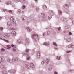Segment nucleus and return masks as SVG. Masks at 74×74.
<instances>
[{"instance_id":"4be33fe9","label":"nucleus","mask_w":74,"mask_h":74,"mask_svg":"<svg viewBox=\"0 0 74 74\" xmlns=\"http://www.w3.org/2000/svg\"><path fill=\"white\" fill-rule=\"evenodd\" d=\"M69 35H71V34H72L71 32H69Z\"/></svg>"},{"instance_id":"cd10ccee","label":"nucleus","mask_w":74,"mask_h":74,"mask_svg":"<svg viewBox=\"0 0 74 74\" xmlns=\"http://www.w3.org/2000/svg\"><path fill=\"white\" fill-rule=\"evenodd\" d=\"M23 21H25V19H24V18H23Z\"/></svg>"},{"instance_id":"20e7f679","label":"nucleus","mask_w":74,"mask_h":74,"mask_svg":"<svg viewBox=\"0 0 74 74\" xmlns=\"http://www.w3.org/2000/svg\"><path fill=\"white\" fill-rule=\"evenodd\" d=\"M36 36V34H34L32 36V38H34Z\"/></svg>"},{"instance_id":"dca6fc26","label":"nucleus","mask_w":74,"mask_h":74,"mask_svg":"<svg viewBox=\"0 0 74 74\" xmlns=\"http://www.w3.org/2000/svg\"><path fill=\"white\" fill-rule=\"evenodd\" d=\"M61 58V57H60V56H59L58 58V60H60V59Z\"/></svg>"},{"instance_id":"c85d7f7f","label":"nucleus","mask_w":74,"mask_h":74,"mask_svg":"<svg viewBox=\"0 0 74 74\" xmlns=\"http://www.w3.org/2000/svg\"><path fill=\"white\" fill-rule=\"evenodd\" d=\"M43 36H45V34L44 33L43 34Z\"/></svg>"},{"instance_id":"a19ab883","label":"nucleus","mask_w":74,"mask_h":74,"mask_svg":"<svg viewBox=\"0 0 74 74\" xmlns=\"http://www.w3.org/2000/svg\"><path fill=\"white\" fill-rule=\"evenodd\" d=\"M37 37H38V35H37Z\"/></svg>"},{"instance_id":"bb28decb","label":"nucleus","mask_w":74,"mask_h":74,"mask_svg":"<svg viewBox=\"0 0 74 74\" xmlns=\"http://www.w3.org/2000/svg\"><path fill=\"white\" fill-rule=\"evenodd\" d=\"M9 23H10V22L8 23V25H9Z\"/></svg>"},{"instance_id":"5701e85b","label":"nucleus","mask_w":74,"mask_h":74,"mask_svg":"<svg viewBox=\"0 0 74 74\" xmlns=\"http://www.w3.org/2000/svg\"><path fill=\"white\" fill-rule=\"evenodd\" d=\"M26 7V6H23V8H25Z\"/></svg>"},{"instance_id":"37998d69","label":"nucleus","mask_w":74,"mask_h":74,"mask_svg":"<svg viewBox=\"0 0 74 74\" xmlns=\"http://www.w3.org/2000/svg\"><path fill=\"white\" fill-rule=\"evenodd\" d=\"M1 1V0H0V1Z\"/></svg>"},{"instance_id":"2f4dec72","label":"nucleus","mask_w":74,"mask_h":74,"mask_svg":"<svg viewBox=\"0 0 74 74\" xmlns=\"http://www.w3.org/2000/svg\"><path fill=\"white\" fill-rule=\"evenodd\" d=\"M72 23H74V21H72Z\"/></svg>"},{"instance_id":"f03ea898","label":"nucleus","mask_w":74,"mask_h":74,"mask_svg":"<svg viewBox=\"0 0 74 74\" xmlns=\"http://www.w3.org/2000/svg\"><path fill=\"white\" fill-rule=\"evenodd\" d=\"M43 44L45 45H48L49 44V42H47V43H44Z\"/></svg>"},{"instance_id":"9d476101","label":"nucleus","mask_w":74,"mask_h":74,"mask_svg":"<svg viewBox=\"0 0 74 74\" xmlns=\"http://www.w3.org/2000/svg\"><path fill=\"white\" fill-rule=\"evenodd\" d=\"M30 66L31 67H33V66H34V65H33V63H31V64L30 65Z\"/></svg>"},{"instance_id":"4c0bfd02","label":"nucleus","mask_w":74,"mask_h":74,"mask_svg":"<svg viewBox=\"0 0 74 74\" xmlns=\"http://www.w3.org/2000/svg\"><path fill=\"white\" fill-rule=\"evenodd\" d=\"M41 15H44V14H43V13H41Z\"/></svg>"},{"instance_id":"b1692460","label":"nucleus","mask_w":74,"mask_h":74,"mask_svg":"<svg viewBox=\"0 0 74 74\" xmlns=\"http://www.w3.org/2000/svg\"><path fill=\"white\" fill-rule=\"evenodd\" d=\"M1 50L2 51H3L5 50L4 49V48L2 49Z\"/></svg>"},{"instance_id":"f8f14e48","label":"nucleus","mask_w":74,"mask_h":74,"mask_svg":"<svg viewBox=\"0 0 74 74\" xmlns=\"http://www.w3.org/2000/svg\"><path fill=\"white\" fill-rule=\"evenodd\" d=\"M30 58V57H27V60H29V59Z\"/></svg>"},{"instance_id":"1a4fd4ad","label":"nucleus","mask_w":74,"mask_h":74,"mask_svg":"<svg viewBox=\"0 0 74 74\" xmlns=\"http://www.w3.org/2000/svg\"><path fill=\"white\" fill-rule=\"evenodd\" d=\"M53 44L54 45H55V46H57V44H56L55 42H53Z\"/></svg>"},{"instance_id":"7ed1b4c3","label":"nucleus","mask_w":74,"mask_h":74,"mask_svg":"<svg viewBox=\"0 0 74 74\" xmlns=\"http://www.w3.org/2000/svg\"><path fill=\"white\" fill-rule=\"evenodd\" d=\"M12 35H15V34H16L15 32V31H12Z\"/></svg>"},{"instance_id":"f3484780","label":"nucleus","mask_w":74,"mask_h":74,"mask_svg":"<svg viewBox=\"0 0 74 74\" xmlns=\"http://www.w3.org/2000/svg\"><path fill=\"white\" fill-rule=\"evenodd\" d=\"M58 12H59V13H60V14H61V13H62V12L60 11V10H59Z\"/></svg>"},{"instance_id":"a878e982","label":"nucleus","mask_w":74,"mask_h":74,"mask_svg":"<svg viewBox=\"0 0 74 74\" xmlns=\"http://www.w3.org/2000/svg\"><path fill=\"white\" fill-rule=\"evenodd\" d=\"M42 64H44V62H42Z\"/></svg>"},{"instance_id":"9b49d317","label":"nucleus","mask_w":74,"mask_h":74,"mask_svg":"<svg viewBox=\"0 0 74 74\" xmlns=\"http://www.w3.org/2000/svg\"><path fill=\"white\" fill-rule=\"evenodd\" d=\"M27 30L28 31H29V32H30L32 30H31V29H29V28H28V29H27Z\"/></svg>"},{"instance_id":"6e6552de","label":"nucleus","mask_w":74,"mask_h":74,"mask_svg":"<svg viewBox=\"0 0 74 74\" xmlns=\"http://www.w3.org/2000/svg\"><path fill=\"white\" fill-rule=\"evenodd\" d=\"M18 43H21V40H18L17 41Z\"/></svg>"},{"instance_id":"7c9ffc66","label":"nucleus","mask_w":74,"mask_h":74,"mask_svg":"<svg viewBox=\"0 0 74 74\" xmlns=\"http://www.w3.org/2000/svg\"><path fill=\"white\" fill-rule=\"evenodd\" d=\"M11 46H12V47H14V45H11Z\"/></svg>"},{"instance_id":"aec40b11","label":"nucleus","mask_w":74,"mask_h":74,"mask_svg":"<svg viewBox=\"0 0 74 74\" xmlns=\"http://www.w3.org/2000/svg\"><path fill=\"white\" fill-rule=\"evenodd\" d=\"M13 19V22L14 23H15V21L14 19Z\"/></svg>"},{"instance_id":"4468645a","label":"nucleus","mask_w":74,"mask_h":74,"mask_svg":"<svg viewBox=\"0 0 74 74\" xmlns=\"http://www.w3.org/2000/svg\"><path fill=\"white\" fill-rule=\"evenodd\" d=\"M4 41H5V42H7V43L9 42H8V40H4Z\"/></svg>"},{"instance_id":"f257e3e1","label":"nucleus","mask_w":74,"mask_h":74,"mask_svg":"<svg viewBox=\"0 0 74 74\" xmlns=\"http://www.w3.org/2000/svg\"><path fill=\"white\" fill-rule=\"evenodd\" d=\"M10 35V34H5L4 35V37H8Z\"/></svg>"},{"instance_id":"473e14b6","label":"nucleus","mask_w":74,"mask_h":74,"mask_svg":"<svg viewBox=\"0 0 74 74\" xmlns=\"http://www.w3.org/2000/svg\"><path fill=\"white\" fill-rule=\"evenodd\" d=\"M59 30H60V27H59L58 28Z\"/></svg>"},{"instance_id":"c756f323","label":"nucleus","mask_w":74,"mask_h":74,"mask_svg":"<svg viewBox=\"0 0 74 74\" xmlns=\"http://www.w3.org/2000/svg\"><path fill=\"white\" fill-rule=\"evenodd\" d=\"M29 54H28L27 55V56H29Z\"/></svg>"},{"instance_id":"6ab92c4d","label":"nucleus","mask_w":74,"mask_h":74,"mask_svg":"<svg viewBox=\"0 0 74 74\" xmlns=\"http://www.w3.org/2000/svg\"><path fill=\"white\" fill-rule=\"evenodd\" d=\"M18 11L19 13H20V12H21L20 10H18Z\"/></svg>"},{"instance_id":"f704fd0d","label":"nucleus","mask_w":74,"mask_h":74,"mask_svg":"<svg viewBox=\"0 0 74 74\" xmlns=\"http://www.w3.org/2000/svg\"><path fill=\"white\" fill-rule=\"evenodd\" d=\"M8 60H9V61H8ZM8 62H9L10 61V60L9 59L8 60Z\"/></svg>"},{"instance_id":"72a5a7b5","label":"nucleus","mask_w":74,"mask_h":74,"mask_svg":"<svg viewBox=\"0 0 74 74\" xmlns=\"http://www.w3.org/2000/svg\"><path fill=\"white\" fill-rule=\"evenodd\" d=\"M40 54H39V58H40Z\"/></svg>"},{"instance_id":"2eb2a0df","label":"nucleus","mask_w":74,"mask_h":74,"mask_svg":"<svg viewBox=\"0 0 74 74\" xmlns=\"http://www.w3.org/2000/svg\"><path fill=\"white\" fill-rule=\"evenodd\" d=\"M26 52H29V49H26Z\"/></svg>"},{"instance_id":"58836bf2","label":"nucleus","mask_w":74,"mask_h":74,"mask_svg":"<svg viewBox=\"0 0 74 74\" xmlns=\"http://www.w3.org/2000/svg\"><path fill=\"white\" fill-rule=\"evenodd\" d=\"M57 58H58V57L57 56Z\"/></svg>"},{"instance_id":"a211bd4d","label":"nucleus","mask_w":74,"mask_h":74,"mask_svg":"<svg viewBox=\"0 0 74 74\" xmlns=\"http://www.w3.org/2000/svg\"><path fill=\"white\" fill-rule=\"evenodd\" d=\"M70 51H67L66 52V53H70Z\"/></svg>"},{"instance_id":"39448f33","label":"nucleus","mask_w":74,"mask_h":74,"mask_svg":"<svg viewBox=\"0 0 74 74\" xmlns=\"http://www.w3.org/2000/svg\"><path fill=\"white\" fill-rule=\"evenodd\" d=\"M72 46H73V45L71 44H70L68 45V48H71V47H72Z\"/></svg>"},{"instance_id":"423d86ee","label":"nucleus","mask_w":74,"mask_h":74,"mask_svg":"<svg viewBox=\"0 0 74 74\" xmlns=\"http://www.w3.org/2000/svg\"><path fill=\"white\" fill-rule=\"evenodd\" d=\"M13 51H14V52H16V47H15L14 49H13Z\"/></svg>"},{"instance_id":"c9c22d12","label":"nucleus","mask_w":74,"mask_h":74,"mask_svg":"<svg viewBox=\"0 0 74 74\" xmlns=\"http://www.w3.org/2000/svg\"><path fill=\"white\" fill-rule=\"evenodd\" d=\"M18 1H19V0H17Z\"/></svg>"},{"instance_id":"412c9836","label":"nucleus","mask_w":74,"mask_h":74,"mask_svg":"<svg viewBox=\"0 0 74 74\" xmlns=\"http://www.w3.org/2000/svg\"><path fill=\"white\" fill-rule=\"evenodd\" d=\"M27 67L28 69H29L30 68V66H27Z\"/></svg>"},{"instance_id":"ea45409f","label":"nucleus","mask_w":74,"mask_h":74,"mask_svg":"<svg viewBox=\"0 0 74 74\" xmlns=\"http://www.w3.org/2000/svg\"><path fill=\"white\" fill-rule=\"evenodd\" d=\"M48 61V60H46V61Z\"/></svg>"},{"instance_id":"0eeeda50","label":"nucleus","mask_w":74,"mask_h":74,"mask_svg":"<svg viewBox=\"0 0 74 74\" xmlns=\"http://www.w3.org/2000/svg\"><path fill=\"white\" fill-rule=\"evenodd\" d=\"M7 49H9L10 48V47H11V46H7Z\"/></svg>"},{"instance_id":"393cba45","label":"nucleus","mask_w":74,"mask_h":74,"mask_svg":"<svg viewBox=\"0 0 74 74\" xmlns=\"http://www.w3.org/2000/svg\"><path fill=\"white\" fill-rule=\"evenodd\" d=\"M54 74H58V73H57V72H56L54 73Z\"/></svg>"},{"instance_id":"79ce46f5","label":"nucleus","mask_w":74,"mask_h":74,"mask_svg":"<svg viewBox=\"0 0 74 74\" xmlns=\"http://www.w3.org/2000/svg\"><path fill=\"white\" fill-rule=\"evenodd\" d=\"M35 0V1H37V0Z\"/></svg>"},{"instance_id":"ddd939ff","label":"nucleus","mask_w":74,"mask_h":74,"mask_svg":"<svg viewBox=\"0 0 74 74\" xmlns=\"http://www.w3.org/2000/svg\"><path fill=\"white\" fill-rule=\"evenodd\" d=\"M0 30H3V27H0Z\"/></svg>"},{"instance_id":"e433bc0d","label":"nucleus","mask_w":74,"mask_h":74,"mask_svg":"<svg viewBox=\"0 0 74 74\" xmlns=\"http://www.w3.org/2000/svg\"><path fill=\"white\" fill-rule=\"evenodd\" d=\"M10 12H11V10H10Z\"/></svg>"}]
</instances>
